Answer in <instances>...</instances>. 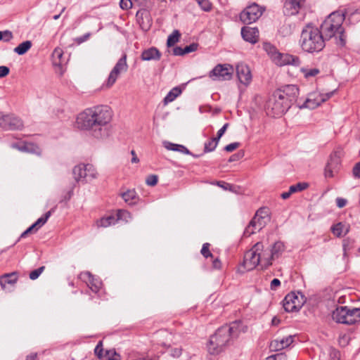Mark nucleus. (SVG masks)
Instances as JSON below:
<instances>
[{
	"mask_svg": "<svg viewBox=\"0 0 360 360\" xmlns=\"http://www.w3.org/2000/svg\"><path fill=\"white\" fill-rule=\"evenodd\" d=\"M344 20V15L333 12L322 22L320 30L325 39L335 37L336 44L340 47L345 46L347 43V36L342 27Z\"/></svg>",
	"mask_w": 360,
	"mask_h": 360,
	"instance_id": "obj_3",
	"label": "nucleus"
},
{
	"mask_svg": "<svg viewBox=\"0 0 360 360\" xmlns=\"http://www.w3.org/2000/svg\"><path fill=\"white\" fill-rule=\"evenodd\" d=\"M127 70L128 64L127 62V54L124 53L110 71L105 83L106 87H111L115 83L120 75L121 73L126 72Z\"/></svg>",
	"mask_w": 360,
	"mask_h": 360,
	"instance_id": "obj_9",
	"label": "nucleus"
},
{
	"mask_svg": "<svg viewBox=\"0 0 360 360\" xmlns=\"http://www.w3.org/2000/svg\"><path fill=\"white\" fill-rule=\"evenodd\" d=\"M331 231L336 237L341 238L349 233V226L339 222L331 227Z\"/></svg>",
	"mask_w": 360,
	"mask_h": 360,
	"instance_id": "obj_29",
	"label": "nucleus"
},
{
	"mask_svg": "<svg viewBox=\"0 0 360 360\" xmlns=\"http://www.w3.org/2000/svg\"><path fill=\"white\" fill-rule=\"evenodd\" d=\"M26 360H37V353H32L26 356Z\"/></svg>",
	"mask_w": 360,
	"mask_h": 360,
	"instance_id": "obj_64",
	"label": "nucleus"
},
{
	"mask_svg": "<svg viewBox=\"0 0 360 360\" xmlns=\"http://www.w3.org/2000/svg\"><path fill=\"white\" fill-rule=\"evenodd\" d=\"M212 266L215 269H219L221 267V262L219 259H214L212 261Z\"/></svg>",
	"mask_w": 360,
	"mask_h": 360,
	"instance_id": "obj_62",
	"label": "nucleus"
},
{
	"mask_svg": "<svg viewBox=\"0 0 360 360\" xmlns=\"http://www.w3.org/2000/svg\"><path fill=\"white\" fill-rule=\"evenodd\" d=\"M131 219V214L129 212L124 210H119L117 213V221L118 220H122L125 222H128Z\"/></svg>",
	"mask_w": 360,
	"mask_h": 360,
	"instance_id": "obj_40",
	"label": "nucleus"
},
{
	"mask_svg": "<svg viewBox=\"0 0 360 360\" xmlns=\"http://www.w3.org/2000/svg\"><path fill=\"white\" fill-rule=\"evenodd\" d=\"M116 223H117L116 218L112 215H110L108 217H104L100 219L99 220H98L96 221V226L98 227L106 228L111 225H114Z\"/></svg>",
	"mask_w": 360,
	"mask_h": 360,
	"instance_id": "obj_34",
	"label": "nucleus"
},
{
	"mask_svg": "<svg viewBox=\"0 0 360 360\" xmlns=\"http://www.w3.org/2000/svg\"><path fill=\"white\" fill-rule=\"evenodd\" d=\"M196 1L204 11L209 12L212 10V4L209 0H196Z\"/></svg>",
	"mask_w": 360,
	"mask_h": 360,
	"instance_id": "obj_44",
	"label": "nucleus"
},
{
	"mask_svg": "<svg viewBox=\"0 0 360 360\" xmlns=\"http://www.w3.org/2000/svg\"><path fill=\"white\" fill-rule=\"evenodd\" d=\"M2 34V40H4V41H9L13 38L12 32L8 30L3 31Z\"/></svg>",
	"mask_w": 360,
	"mask_h": 360,
	"instance_id": "obj_57",
	"label": "nucleus"
},
{
	"mask_svg": "<svg viewBox=\"0 0 360 360\" xmlns=\"http://www.w3.org/2000/svg\"><path fill=\"white\" fill-rule=\"evenodd\" d=\"M262 250L257 253L259 259V266L262 269H266L272 264L273 259L269 248H264L262 243Z\"/></svg>",
	"mask_w": 360,
	"mask_h": 360,
	"instance_id": "obj_19",
	"label": "nucleus"
},
{
	"mask_svg": "<svg viewBox=\"0 0 360 360\" xmlns=\"http://www.w3.org/2000/svg\"><path fill=\"white\" fill-rule=\"evenodd\" d=\"M164 146L169 150L177 151L186 155H191L195 158L199 157V155L192 154L191 152H190V150L183 145L165 141L164 142Z\"/></svg>",
	"mask_w": 360,
	"mask_h": 360,
	"instance_id": "obj_27",
	"label": "nucleus"
},
{
	"mask_svg": "<svg viewBox=\"0 0 360 360\" xmlns=\"http://www.w3.org/2000/svg\"><path fill=\"white\" fill-rule=\"evenodd\" d=\"M332 317L337 323L352 325L360 321V309L338 307L333 311Z\"/></svg>",
	"mask_w": 360,
	"mask_h": 360,
	"instance_id": "obj_5",
	"label": "nucleus"
},
{
	"mask_svg": "<svg viewBox=\"0 0 360 360\" xmlns=\"http://www.w3.org/2000/svg\"><path fill=\"white\" fill-rule=\"evenodd\" d=\"M238 325L235 322L230 326H223L218 328L215 333L210 336L207 344L208 353L211 355H217L222 352L232 338L238 335Z\"/></svg>",
	"mask_w": 360,
	"mask_h": 360,
	"instance_id": "obj_2",
	"label": "nucleus"
},
{
	"mask_svg": "<svg viewBox=\"0 0 360 360\" xmlns=\"http://www.w3.org/2000/svg\"><path fill=\"white\" fill-rule=\"evenodd\" d=\"M72 174L76 181H86V165L80 164L76 165L73 168Z\"/></svg>",
	"mask_w": 360,
	"mask_h": 360,
	"instance_id": "obj_28",
	"label": "nucleus"
},
{
	"mask_svg": "<svg viewBox=\"0 0 360 360\" xmlns=\"http://www.w3.org/2000/svg\"><path fill=\"white\" fill-rule=\"evenodd\" d=\"M233 68L229 64H218L209 73V77L214 81H226L231 79Z\"/></svg>",
	"mask_w": 360,
	"mask_h": 360,
	"instance_id": "obj_10",
	"label": "nucleus"
},
{
	"mask_svg": "<svg viewBox=\"0 0 360 360\" xmlns=\"http://www.w3.org/2000/svg\"><path fill=\"white\" fill-rule=\"evenodd\" d=\"M161 53L155 47H150L142 51L141 59L145 61L159 60L161 58Z\"/></svg>",
	"mask_w": 360,
	"mask_h": 360,
	"instance_id": "obj_25",
	"label": "nucleus"
},
{
	"mask_svg": "<svg viewBox=\"0 0 360 360\" xmlns=\"http://www.w3.org/2000/svg\"><path fill=\"white\" fill-rule=\"evenodd\" d=\"M53 209L46 212L42 217L39 218L35 223L30 226L26 231H24V236L28 233H32L37 231L40 227H41L48 220L51 215Z\"/></svg>",
	"mask_w": 360,
	"mask_h": 360,
	"instance_id": "obj_23",
	"label": "nucleus"
},
{
	"mask_svg": "<svg viewBox=\"0 0 360 360\" xmlns=\"http://www.w3.org/2000/svg\"><path fill=\"white\" fill-rule=\"evenodd\" d=\"M302 72L304 73V77L306 78H309L310 77H314L319 73V70L317 68L313 69H305L302 68Z\"/></svg>",
	"mask_w": 360,
	"mask_h": 360,
	"instance_id": "obj_45",
	"label": "nucleus"
},
{
	"mask_svg": "<svg viewBox=\"0 0 360 360\" xmlns=\"http://www.w3.org/2000/svg\"><path fill=\"white\" fill-rule=\"evenodd\" d=\"M210 245L208 243H205L202 245L200 252L205 258L213 257L212 254L210 251Z\"/></svg>",
	"mask_w": 360,
	"mask_h": 360,
	"instance_id": "obj_46",
	"label": "nucleus"
},
{
	"mask_svg": "<svg viewBox=\"0 0 360 360\" xmlns=\"http://www.w3.org/2000/svg\"><path fill=\"white\" fill-rule=\"evenodd\" d=\"M273 62L278 66L287 65L298 66L300 64V58L297 56L288 53H281L280 52L277 53L276 57H274Z\"/></svg>",
	"mask_w": 360,
	"mask_h": 360,
	"instance_id": "obj_14",
	"label": "nucleus"
},
{
	"mask_svg": "<svg viewBox=\"0 0 360 360\" xmlns=\"http://www.w3.org/2000/svg\"><path fill=\"white\" fill-rule=\"evenodd\" d=\"M136 19L142 30H148L150 27L151 18L148 11L146 10L139 11L136 13Z\"/></svg>",
	"mask_w": 360,
	"mask_h": 360,
	"instance_id": "obj_22",
	"label": "nucleus"
},
{
	"mask_svg": "<svg viewBox=\"0 0 360 360\" xmlns=\"http://www.w3.org/2000/svg\"><path fill=\"white\" fill-rule=\"evenodd\" d=\"M352 174L355 178H360V162L354 166Z\"/></svg>",
	"mask_w": 360,
	"mask_h": 360,
	"instance_id": "obj_55",
	"label": "nucleus"
},
{
	"mask_svg": "<svg viewBox=\"0 0 360 360\" xmlns=\"http://www.w3.org/2000/svg\"><path fill=\"white\" fill-rule=\"evenodd\" d=\"M24 152L40 155L41 153V150L35 143L26 140L24 141Z\"/></svg>",
	"mask_w": 360,
	"mask_h": 360,
	"instance_id": "obj_31",
	"label": "nucleus"
},
{
	"mask_svg": "<svg viewBox=\"0 0 360 360\" xmlns=\"http://www.w3.org/2000/svg\"><path fill=\"white\" fill-rule=\"evenodd\" d=\"M292 337L291 335H289L281 340L280 342H278V340L272 342L271 346L274 347L276 350H280L288 347L292 344Z\"/></svg>",
	"mask_w": 360,
	"mask_h": 360,
	"instance_id": "obj_32",
	"label": "nucleus"
},
{
	"mask_svg": "<svg viewBox=\"0 0 360 360\" xmlns=\"http://www.w3.org/2000/svg\"><path fill=\"white\" fill-rule=\"evenodd\" d=\"M104 357L107 360H121V356L115 351V349L106 350Z\"/></svg>",
	"mask_w": 360,
	"mask_h": 360,
	"instance_id": "obj_42",
	"label": "nucleus"
},
{
	"mask_svg": "<svg viewBox=\"0 0 360 360\" xmlns=\"http://www.w3.org/2000/svg\"><path fill=\"white\" fill-rule=\"evenodd\" d=\"M266 215V219H269V214L267 210L265 208H260L258 210L255 214V216L257 217H264Z\"/></svg>",
	"mask_w": 360,
	"mask_h": 360,
	"instance_id": "obj_56",
	"label": "nucleus"
},
{
	"mask_svg": "<svg viewBox=\"0 0 360 360\" xmlns=\"http://www.w3.org/2000/svg\"><path fill=\"white\" fill-rule=\"evenodd\" d=\"M335 91H330L329 93L325 94H321L319 98L312 100V99H307L304 103V107L307 108L314 109L318 107L321 103H323L328 100L333 94Z\"/></svg>",
	"mask_w": 360,
	"mask_h": 360,
	"instance_id": "obj_21",
	"label": "nucleus"
},
{
	"mask_svg": "<svg viewBox=\"0 0 360 360\" xmlns=\"http://www.w3.org/2000/svg\"><path fill=\"white\" fill-rule=\"evenodd\" d=\"M17 280L18 276L15 272L6 274L0 276V285L3 290L9 292L14 290Z\"/></svg>",
	"mask_w": 360,
	"mask_h": 360,
	"instance_id": "obj_16",
	"label": "nucleus"
},
{
	"mask_svg": "<svg viewBox=\"0 0 360 360\" xmlns=\"http://www.w3.org/2000/svg\"><path fill=\"white\" fill-rule=\"evenodd\" d=\"M264 49L267 53V54L270 56L271 59L273 60L274 57H276L277 53H278L277 49L271 45L269 43H264Z\"/></svg>",
	"mask_w": 360,
	"mask_h": 360,
	"instance_id": "obj_39",
	"label": "nucleus"
},
{
	"mask_svg": "<svg viewBox=\"0 0 360 360\" xmlns=\"http://www.w3.org/2000/svg\"><path fill=\"white\" fill-rule=\"evenodd\" d=\"M229 123H226L224 126L217 131V136L216 137L217 140H219L220 138L224 135L227 128L229 127Z\"/></svg>",
	"mask_w": 360,
	"mask_h": 360,
	"instance_id": "obj_54",
	"label": "nucleus"
},
{
	"mask_svg": "<svg viewBox=\"0 0 360 360\" xmlns=\"http://www.w3.org/2000/svg\"><path fill=\"white\" fill-rule=\"evenodd\" d=\"M266 215L264 217H257L255 215L253 219L250 221L251 226H254L255 229L257 230H261L262 228H264L266 224V222L269 220V219L265 218Z\"/></svg>",
	"mask_w": 360,
	"mask_h": 360,
	"instance_id": "obj_35",
	"label": "nucleus"
},
{
	"mask_svg": "<svg viewBox=\"0 0 360 360\" xmlns=\"http://www.w3.org/2000/svg\"><path fill=\"white\" fill-rule=\"evenodd\" d=\"M276 91L285 103H289L290 108L296 101L299 94V89L295 85H287Z\"/></svg>",
	"mask_w": 360,
	"mask_h": 360,
	"instance_id": "obj_12",
	"label": "nucleus"
},
{
	"mask_svg": "<svg viewBox=\"0 0 360 360\" xmlns=\"http://www.w3.org/2000/svg\"><path fill=\"white\" fill-rule=\"evenodd\" d=\"M262 243L258 242L244 255L243 265L247 271L254 269L259 266V259L257 253L262 250Z\"/></svg>",
	"mask_w": 360,
	"mask_h": 360,
	"instance_id": "obj_11",
	"label": "nucleus"
},
{
	"mask_svg": "<svg viewBox=\"0 0 360 360\" xmlns=\"http://www.w3.org/2000/svg\"><path fill=\"white\" fill-rule=\"evenodd\" d=\"M198 45L195 43L186 46L185 48H184V54L195 51L198 49Z\"/></svg>",
	"mask_w": 360,
	"mask_h": 360,
	"instance_id": "obj_51",
	"label": "nucleus"
},
{
	"mask_svg": "<svg viewBox=\"0 0 360 360\" xmlns=\"http://www.w3.org/2000/svg\"><path fill=\"white\" fill-rule=\"evenodd\" d=\"M281 285V281L278 278H274L271 282V289L276 290Z\"/></svg>",
	"mask_w": 360,
	"mask_h": 360,
	"instance_id": "obj_58",
	"label": "nucleus"
},
{
	"mask_svg": "<svg viewBox=\"0 0 360 360\" xmlns=\"http://www.w3.org/2000/svg\"><path fill=\"white\" fill-rule=\"evenodd\" d=\"M340 165V154L339 152H333L325 169L326 177H333L335 172H337Z\"/></svg>",
	"mask_w": 360,
	"mask_h": 360,
	"instance_id": "obj_15",
	"label": "nucleus"
},
{
	"mask_svg": "<svg viewBox=\"0 0 360 360\" xmlns=\"http://www.w3.org/2000/svg\"><path fill=\"white\" fill-rule=\"evenodd\" d=\"M51 58L53 65L60 68V69H62L63 66L66 64L65 59L63 57V51L59 47L54 49Z\"/></svg>",
	"mask_w": 360,
	"mask_h": 360,
	"instance_id": "obj_26",
	"label": "nucleus"
},
{
	"mask_svg": "<svg viewBox=\"0 0 360 360\" xmlns=\"http://www.w3.org/2000/svg\"><path fill=\"white\" fill-rule=\"evenodd\" d=\"M9 73V68L6 66H0V77L6 76Z\"/></svg>",
	"mask_w": 360,
	"mask_h": 360,
	"instance_id": "obj_61",
	"label": "nucleus"
},
{
	"mask_svg": "<svg viewBox=\"0 0 360 360\" xmlns=\"http://www.w3.org/2000/svg\"><path fill=\"white\" fill-rule=\"evenodd\" d=\"M112 116V110L108 105H98L88 108L77 115L75 127L88 131L91 136L97 139H103L111 134Z\"/></svg>",
	"mask_w": 360,
	"mask_h": 360,
	"instance_id": "obj_1",
	"label": "nucleus"
},
{
	"mask_svg": "<svg viewBox=\"0 0 360 360\" xmlns=\"http://www.w3.org/2000/svg\"><path fill=\"white\" fill-rule=\"evenodd\" d=\"M305 302L306 298L302 293L296 294L292 292L285 297L283 300V307L287 312L298 311Z\"/></svg>",
	"mask_w": 360,
	"mask_h": 360,
	"instance_id": "obj_7",
	"label": "nucleus"
},
{
	"mask_svg": "<svg viewBox=\"0 0 360 360\" xmlns=\"http://www.w3.org/2000/svg\"><path fill=\"white\" fill-rule=\"evenodd\" d=\"M86 181H88L89 180H92L97 177V172L92 165H90V164L86 165Z\"/></svg>",
	"mask_w": 360,
	"mask_h": 360,
	"instance_id": "obj_41",
	"label": "nucleus"
},
{
	"mask_svg": "<svg viewBox=\"0 0 360 360\" xmlns=\"http://www.w3.org/2000/svg\"><path fill=\"white\" fill-rule=\"evenodd\" d=\"M257 231H259V230H257L256 229H255V226H251V223L250 222L248 226L246 227V229L245 230L244 234L246 236H250V235L256 233Z\"/></svg>",
	"mask_w": 360,
	"mask_h": 360,
	"instance_id": "obj_52",
	"label": "nucleus"
},
{
	"mask_svg": "<svg viewBox=\"0 0 360 360\" xmlns=\"http://www.w3.org/2000/svg\"><path fill=\"white\" fill-rule=\"evenodd\" d=\"M273 260L278 258L285 250V245L281 241L276 242L271 248H269Z\"/></svg>",
	"mask_w": 360,
	"mask_h": 360,
	"instance_id": "obj_30",
	"label": "nucleus"
},
{
	"mask_svg": "<svg viewBox=\"0 0 360 360\" xmlns=\"http://www.w3.org/2000/svg\"><path fill=\"white\" fill-rule=\"evenodd\" d=\"M79 278L86 283L90 290L95 293H98L102 287V282L95 278L89 271L81 273Z\"/></svg>",
	"mask_w": 360,
	"mask_h": 360,
	"instance_id": "obj_13",
	"label": "nucleus"
},
{
	"mask_svg": "<svg viewBox=\"0 0 360 360\" xmlns=\"http://www.w3.org/2000/svg\"><path fill=\"white\" fill-rule=\"evenodd\" d=\"M122 198L124 202L129 205H135L138 198L136 193L134 190H128L126 192L122 193Z\"/></svg>",
	"mask_w": 360,
	"mask_h": 360,
	"instance_id": "obj_33",
	"label": "nucleus"
},
{
	"mask_svg": "<svg viewBox=\"0 0 360 360\" xmlns=\"http://www.w3.org/2000/svg\"><path fill=\"white\" fill-rule=\"evenodd\" d=\"M325 40L318 27L308 24L302 30L300 46L305 52L318 53L325 47Z\"/></svg>",
	"mask_w": 360,
	"mask_h": 360,
	"instance_id": "obj_4",
	"label": "nucleus"
},
{
	"mask_svg": "<svg viewBox=\"0 0 360 360\" xmlns=\"http://www.w3.org/2000/svg\"><path fill=\"white\" fill-rule=\"evenodd\" d=\"M304 0H288L285 4V13L288 15H294L298 13L302 6V1Z\"/></svg>",
	"mask_w": 360,
	"mask_h": 360,
	"instance_id": "obj_24",
	"label": "nucleus"
},
{
	"mask_svg": "<svg viewBox=\"0 0 360 360\" xmlns=\"http://www.w3.org/2000/svg\"><path fill=\"white\" fill-rule=\"evenodd\" d=\"M44 269H45V266H40L39 268L31 271L29 275L30 278L31 280L37 279L41 275V274L44 271Z\"/></svg>",
	"mask_w": 360,
	"mask_h": 360,
	"instance_id": "obj_47",
	"label": "nucleus"
},
{
	"mask_svg": "<svg viewBox=\"0 0 360 360\" xmlns=\"http://www.w3.org/2000/svg\"><path fill=\"white\" fill-rule=\"evenodd\" d=\"M158 177L157 175L151 174L147 176L146 183L148 186H154L158 184Z\"/></svg>",
	"mask_w": 360,
	"mask_h": 360,
	"instance_id": "obj_48",
	"label": "nucleus"
},
{
	"mask_svg": "<svg viewBox=\"0 0 360 360\" xmlns=\"http://www.w3.org/2000/svg\"><path fill=\"white\" fill-rule=\"evenodd\" d=\"M181 93V90L179 87L173 88L165 97L164 103L167 104L168 103L172 102L178 97Z\"/></svg>",
	"mask_w": 360,
	"mask_h": 360,
	"instance_id": "obj_36",
	"label": "nucleus"
},
{
	"mask_svg": "<svg viewBox=\"0 0 360 360\" xmlns=\"http://www.w3.org/2000/svg\"><path fill=\"white\" fill-rule=\"evenodd\" d=\"M337 206L340 208L344 207L347 204V200L342 198H338L336 199Z\"/></svg>",
	"mask_w": 360,
	"mask_h": 360,
	"instance_id": "obj_60",
	"label": "nucleus"
},
{
	"mask_svg": "<svg viewBox=\"0 0 360 360\" xmlns=\"http://www.w3.org/2000/svg\"><path fill=\"white\" fill-rule=\"evenodd\" d=\"M181 36L180 32L175 30L173 31V32L169 35L167 41V45L169 47H171L174 46L176 42L179 41V37Z\"/></svg>",
	"mask_w": 360,
	"mask_h": 360,
	"instance_id": "obj_37",
	"label": "nucleus"
},
{
	"mask_svg": "<svg viewBox=\"0 0 360 360\" xmlns=\"http://www.w3.org/2000/svg\"><path fill=\"white\" fill-rule=\"evenodd\" d=\"M94 352L98 359H102L105 356V354H103V343L101 341H100L96 345Z\"/></svg>",
	"mask_w": 360,
	"mask_h": 360,
	"instance_id": "obj_49",
	"label": "nucleus"
},
{
	"mask_svg": "<svg viewBox=\"0 0 360 360\" xmlns=\"http://www.w3.org/2000/svg\"><path fill=\"white\" fill-rule=\"evenodd\" d=\"M243 39L251 44H255L259 39V30L257 27H243L241 29Z\"/></svg>",
	"mask_w": 360,
	"mask_h": 360,
	"instance_id": "obj_20",
	"label": "nucleus"
},
{
	"mask_svg": "<svg viewBox=\"0 0 360 360\" xmlns=\"http://www.w3.org/2000/svg\"><path fill=\"white\" fill-rule=\"evenodd\" d=\"M237 77L240 83L248 85L252 81V74L250 68L244 64L240 63L236 66Z\"/></svg>",
	"mask_w": 360,
	"mask_h": 360,
	"instance_id": "obj_18",
	"label": "nucleus"
},
{
	"mask_svg": "<svg viewBox=\"0 0 360 360\" xmlns=\"http://www.w3.org/2000/svg\"><path fill=\"white\" fill-rule=\"evenodd\" d=\"M181 349H180V348H175V349H172V355L174 357H179L181 356Z\"/></svg>",
	"mask_w": 360,
	"mask_h": 360,
	"instance_id": "obj_63",
	"label": "nucleus"
},
{
	"mask_svg": "<svg viewBox=\"0 0 360 360\" xmlns=\"http://www.w3.org/2000/svg\"><path fill=\"white\" fill-rule=\"evenodd\" d=\"M20 124V120L13 115H0V127L4 130L16 129Z\"/></svg>",
	"mask_w": 360,
	"mask_h": 360,
	"instance_id": "obj_17",
	"label": "nucleus"
},
{
	"mask_svg": "<svg viewBox=\"0 0 360 360\" xmlns=\"http://www.w3.org/2000/svg\"><path fill=\"white\" fill-rule=\"evenodd\" d=\"M120 6L122 9L127 10L132 7V2L131 0H120Z\"/></svg>",
	"mask_w": 360,
	"mask_h": 360,
	"instance_id": "obj_50",
	"label": "nucleus"
},
{
	"mask_svg": "<svg viewBox=\"0 0 360 360\" xmlns=\"http://www.w3.org/2000/svg\"><path fill=\"white\" fill-rule=\"evenodd\" d=\"M219 140H217L216 137L212 138L207 142L205 143L204 151L205 153L213 151L218 145Z\"/></svg>",
	"mask_w": 360,
	"mask_h": 360,
	"instance_id": "obj_38",
	"label": "nucleus"
},
{
	"mask_svg": "<svg viewBox=\"0 0 360 360\" xmlns=\"http://www.w3.org/2000/svg\"><path fill=\"white\" fill-rule=\"evenodd\" d=\"M281 96V94L275 91L266 102V110L269 116L280 117L290 108L289 103H285Z\"/></svg>",
	"mask_w": 360,
	"mask_h": 360,
	"instance_id": "obj_6",
	"label": "nucleus"
},
{
	"mask_svg": "<svg viewBox=\"0 0 360 360\" xmlns=\"http://www.w3.org/2000/svg\"><path fill=\"white\" fill-rule=\"evenodd\" d=\"M308 187V184L305 182H300L295 185H292L290 186V191L292 192V193L304 191Z\"/></svg>",
	"mask_w": 360,
	"mask_h": 360,
	"instance_id": "obj_43",
	"label": "nucleus"
},
{
	"mask_svg": "<svg viewBox=\"0 0 360 360\" xmlns=\"http://www.w3.org/2000/svg\"><path fill=\"white\" fill-rule=\"evenodd\" d=\"M264 9L254 3L247 6L240 13V19L244 24H251L256 22L262 15Z\"/></svg>",
	"mask_w": 360,
	"mask_h": 360,
	"instance_id": "obj_8",
	"label": "nucleus"
},
{
	"mask_svg": "<svg viewBox=\"0 0 360 360\" xmlns=\"http://www.w3.org/2000/svg\"><path fill=\"white\" fill-rule=\"evenodd\" d=\"M240 146V143L238 142L231 143L230 144H228L224 147V150L227 152H232L236 148H238Z\"/></svg>",
	"mask_w": 360,
	"mask_h": 360,
	"instance_id": "obj_53",
	"label": "nucleus"
},
{
	"mask_svg": "<svg viewBox=\"0 0 360 360\" xmlns=\"http://www.w3.org/2000/svg\"><path fill=\"white\" fill-rule=\"evenodd\" d=\"M173 54L174 56H183L184 55V49L180 46H176L173 49Z\"/></svg>",
	"mask_w": 360,
	"mask_h": 360,
	"instance_id": "obj_59",
	"label": "nucleus"
}]
</instances>
